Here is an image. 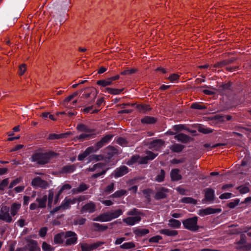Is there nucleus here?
<instances>
[{"label": "nucleus", "mask_w": 251, "mask_h": 251, "mask_svg": "<svg viewBox=\"0 0 251 251\" xmlns=\"http://www.w3.org/2000/svg\"><path fill=\"white\" fill-rule=\"evenodd\" d=\"M107 169H104V164L101 163H98L92 166H89L88 168L84 170L85 172H96L97 173L92 176V178H97L102 175H104Z\"/></svg>", "instance_id": "1"}, {"label": "nucleus", "mask_w": 251, "mask_h": 251, "mask_svg": "<svg viewBox=\"0 0 251 251\" xmlns=\"http://www.w3.org/2000/svg\"><path fill=\"white\" fill-rule=\"evenodd\" d=\"M198 217L194 216L183 220L182 223L184 228L191 231L196 232L200 228L198 225Z\"/></svg>", "instance_id": "2"}, {"label": "nucleus", "mask_w": 251, "mask_h": 251, "mask_svg": "<svg viewBox=\"0 0 251 251\" xmlns=\"http://www.w3.org/2000/svg\"><path fill=\"white\" fill-rule=\"evenodd\" d=\"M52 156V153H37L32 156V161L36 162L39 164H45L49 162Z\"/></svg>", "instance_id": "3"}, {"label": "nucleus", "mask_w": 251, "mask_h": 251, "mask_svg": "<svg viewBox=\"0 0 251 251\" xmlns=\"http://www.w3.org/2000/svg\"><path fill=\"white\" fill-rule=\"evenodd\" d=\"M64 240H65L64 242L65 245L66 246L75 245L77 241V234L73 231H66L65 234Z\"/></svg>", "instance_id": "4"}, {"label": "nucleus", "mask_w": 251, "mask_h": 251, "mask_svg": "<svg viewBox=\"0 0 251 251\" xmlns=\"http://www.w3.org/2000/svg\"><path fill=\"white\" fill-rule=\"evenodd\" d=\"M9 212V207L5 205H2L0 208V220L6 223H11L12 221V218Z\"/></svg>", "instance_id": "5"}, {"label": "nucleus", "mask_w": 251, "mask_h": 251, "mask_svg": "<svg viewBox=\"0 0 251 251\" xmlns=\"http://www.w3.org/2000/svg\"><path fill=\"white\" fill-rule=\"evenodd\" d=\"M96 90L94 88H87L85 89L84 94L83 95V97L85 99H89V101L93 102L95 101L97 97Z\"/></svg>", "instance_id": "6"}, {"label": "nucleus", "mask_w": 251, "mask_h": 251, "mask_svg": "<svg viewBox=\"0 0 251 251\" xmlns=\"http://www.w3.org/2000/svg\"><path fill=\"white\" fill-rule=\"evenodd\" d=\"M103 244L104 243L102 242H97L91 244L82 243L80 244V246L82 251H92L96 249Z\"/></svg>", "instance_id": "7"}, {"label": "nucleus", "mask_w": 251, "mask_h": 251, "mask_svg": "<svg viewBox=\"0 0 251 251\" xmlns=\"http://www.w3.org/2000/svg\"><path fill=\"white\" fill-rule=\"evenodd\" d=\"M31 185L34 187H38L43 189H46L49 186V184L47 181L42 179L38 176L32 179Z\"/></svg>", "instance_id": "8"}, {"label": "nucleus", "mask_w": 251, "mask_h": 251, "mask_svg": "<svg viewBox=\"0 0 251 251\" xmlns=\"http://www.w3.org/2000/svg\"><path fill=\"white\" fill-rule=\"evenodd\" d=\"M221 212V209L219 208H213L211 207L205 209H200L198 211V214L201 216H204L207 215L212 214Z\"/></svg>", "instance_id": "9"}, {"label": "nucleus", "mask_w": 251, "mask_h": 251, "mask_svg": "<svg viewBox=\"0 0 251 251\" xmlns=\"http://www.w3.org/2000/svg\"><path fill=\"white\" fill-rule=\"evenodd\" d=\"M96 206L95 203L93 201H90L82 207L80 213L81 214L86 213H92L96 211Z\"/></svg>", "instance_id": "10"}, {"label": "nucleus", "mask_w": 251, "mask_h": 251, "mask_svg": "<svg viewBox=\"0 0 251 251\" xmlns=\"http://www.w3.org/2000/svg\"><path fill=\"white\" fill-rule=\"evenodd\" d=\"M80 201V200H78L76 198L74 199H69L67 198H65V199L62 201L61 206L62 207V210H65L66 209H69L70 207V205L71 204H73L76 203V201Z\"/></svg>", "instance_id": "11"}, {"label": "nucleus", "mask_w": 251, "mask_h": 251, "mask_svg": "<svg viewBox=\"0 0 251 251\" xmlns=\"http://www.w3.org/2000/svg\"><path fill=\"white\" fill-rule=\"evenodd\" d=\"M141 220L140 215H136L135 216L128 217L123 219V221L127 225L132 226L138 223Z\"/></svg>", "instance_id": "12"}, {"label": "nucleus", "mask_w": 251, "mask_h": 251, "mask_svg": "<svg viewBox=\"0 0 251 251\" xmlns=\"http://www.w3.org/2000/svg\"><path fill=\"white\" fill-rule=\"evenodd\" d=\"M128 172V169L125 166H121L117 168L114 172L115 177H119L126 174Z\"/></svg>", "instance_id": "13"}, {"label": "nucleus", "mask_w": 251, "mask_h": 251, "mask_svg": "<svg viewBox=\"0 0 251 251\" xmlns=\"http://www.w3.org/2000/svg\"><path fill=\"white\" fill-rule=\"evenodd\" d=\"M36 201L40 208H45L47 205V196L46 195L42 196L39 195L36 200Z\"/></svg>", "instance_id": "14"}, {"label": "nucleus", "mask_w": 251, "mask_h": 251, "mask_svg": "<svg viewBox=\"0 0 251 251\" xmlns=\"http://www.w3.org/2000/svg\"><path fill=\"white\" fill-rule=\"evenodd\" d=\"M93 220L100 222H106L111 221L108 212L99 215L97 217L93 218Z\"/></svg>", "instance_id": "15"}, {"label": "nucleus", "mask_w": 251, "mask_h": 251, "mask_svg": "<svg viewBox=\"0 0 251 251\" xmlns=\"http://www.w3.org/2000/svg\"><path fill=\"white\" fill-rule=\"evenodd\" d=\"M169 191L167 189L161 188L156 193L154 198L156 200L164 199L167 197Z\"/></svg>", "instance_id": "16"}, {"label": "nucleus", "mask_w": 251, "mask_h": 251, "mask_svg": "<svg viewBox=\"0 0 251 251\" xmlns=\"http://www.w3.org/2000/svg\"><path fill=\"white\" fill-rule=\"evenodd\" d=\"M205 199L206 201H212L214 199L215 192L211 188H206L204 190Z\"/></svg>", "instance_id": "17"}, {"label": "nucleus", "mask_w": 251, "mask_h": 251, "mask_svg": "<svg viewBox=\"0 0 251 251\" xmlns=\"http://www.w3.org/2000/svg\"><path fill=\"white\" fill-rule=\"evenodd\" d=\"M76 129L79 132L95 134L94 130L90 128L87 126L82 124H78L76 126Z\"/></svg>", "instance_id": "18"}, {"label": "nucleus", "mask_w": 251, "mask_h": 251, "mask_svg": "<svg viewBox=\"0 0 251 251\" xmlns=\"http://www.w3.org/2000/svg\"><path fill=\"white\" fill-rule=\"evenodd\" d=\"M164 145V142L161 140L158 139L152 141L150 145L151 148L155 150L158 151L161 149Z\"/></svg>", "instance_id": "19"}, {"label": "nucleus", "mask_w": 251, "mask_h": 251, "mask_svg": "<svg viewBox=\"0 0 251 251\" xmlns=\"http://www.w3.org/2000/svg\"><path fill=\"white\" fill-rule=\"evenodd\" d=\"M134 234L138 237H141L149 233V230L146 228L135 227L133 229Z\"/></svg>", "instance_id": "20"}, {"label": "nucleus", "mask_w": 251, "mask_h": 251, "mask_svg": "<svg viewBox=\"0 0 251 251\" xmlns=\"http://www.w3.org/2000/svg\"><path fill=\"white\" fill-rule=\"evenodd\" d=\"M65 232H61L59 233L56 234L53 238V241L55 244H61L65 242L64 237H65Z\"/></svg>", "instance_id": "21"}, {"label": "nucleus", "mask_w": 251, "mask_h": 251, "mask_svg": "<svg viewBox=\"0 0 251 251\" xmlns=\"http://www.w3.org/2000/svg\"><path fill=\"white\" fill-rule=\"evenodd\" d=\"M174 138L178 141L181 142L183 143H187L190 140V137L183 133L178 134L175 135Z\"/></svg>", "instance_id": "22"}, {"label": "nucleus", "mask_w": 251, "mask_h": 251, "mask_svg": "<svg viewBox=\"0 0 251 251\" xmlns=\"http://www.w3.org/2000/svg\"><path fill=\"white\" fill-rule=\"evenodd\" d=\"M159 233L168 236H175L178 234L177 231L170 229H161L159 231Z\"/></svg>", "instance_id": "23"}, {"label": "nucleus", "mask_w": 251, "mask_h": 251, "mask_svg": "<svg viewBox=\"0 0 251 251\" xmlns=\"http://www.w3.org/2000/svg\"><path fill=\"white\" fill-rule=\"evenodd\" d=\"M27 246L29 251H39L40 248L38 246L37 242L34 240L29 241Z\"/></svg>", "instance_id": "24"}, {"label": "nucleus", "mask_w": 251, "mask_h": 251, "mask_svg": "<svg viewBox=\"0 0 251 251\" xmlns=\"http://www.w3.org/2000/svg\"><path fill=\"white\" fill-rule=\"evenodd\" d=\"M123 212L122 210L120 209L108 212L110 220L118 218L123 214Z\"/></svg>", "instance_id": "25"}, {"label": "nucleus", "mask_w": 251, "mask_h": 251, "mask_svg": "<svg viewBox=\"0 0 251 251\" xmlns=\"http://www.w3.org/2000/svg\"><path fill=\"white\" fill-rule=\"evenodd\" d=\"M178 169H173L171 173L172 179L174 181H177L181 179V176L179 173Z\"/></svg>", "instance_id": "26"}, {"label": "nucleus", "mask_w": 251, "mask_h": 251, "mask_svg": "<svg viewBox=\"0 0 251 251\" xmlns=\"http://www.w3.org/2000/svg\"><path fill=\"white\" fill-rule=\"evenodd\" d=\"M168 226L169 227L175 228H179L181 226V222L177 220L174 219H171L169 220Z\"/></svg>", "instance_id": "27"}, {"label": "nucleus", "mask_w": 251, "mask_h": 251, "mask_svg": "<svg viewBox=\"0 0 251 251\" xmlns=\"http://www.w3.org/2000/svg\"><path fill=\"white\" fill-rule=\"evenodd\" d=\"M92 150L93 148H87L83 152L78 155V160L79 161H82L87 156H88L90 153H93L92 151Z\"/></svg>", "instance_id": "28"}, {"label": "nucleus", "mask_w": 251, "mask_h": 251, "mask_svg": "<svg viewBox=\"0 0 251 251\" xmlns=\"http://www.w3.org/2000/svg\"><path fill=\"white\" fill-rule=\"evenodd\" d=\"M21 204L19 203H14L11 206L10 212L12 216L16 215L20 208Z\"/></svg>", "instance_id": "29"}, {"label": "nucleus", "mask_w": 251, "mask_h": 251, "mask_svg": "<svg viewBox=\"0 0 251 251\" xmlns=\"http://www.w3.org/2000/svg\"><path fill=\"white\" fill-rule=\"evenodd\" d=\"M94 134L92 133H83L79 136L75 137V140H79L80 141H83L85 140H88L92 137Z\"/></svg>", "instance_id": "30"}, {"label": "nucleus", "mask_w": 251, "mask_h": 251, "mask_svg": "<svg viewBox=\"0 0 251 251\" xmlns=\"http://www.w3.org/2000/svg\"><path fill=\"white\" fill-rule=\"evenodd\" d=\"M75 169V165H67L64 166L61 169V172L63 173H71Z\"/></svg>", "instance_id": "31"}, {"label": "nucleus", "mask_w": 251, "mask_h": 251, "mask_svg": "<svg viewBox=\"0 0 251 251\" xmlns=\"http://www.w3.org/2000/svg\"><path fill=\"white\" fill-rule=\"evenodd\" d=\"M93 227L95 230L103 231L108 229V226L105 225H100L99 223H94L92 224Z\"/></svg>", "instance_id": "32"}, {"label": "nucleus", "mask_w": 251, "mask_h": 251, "mask_svg": "<svg viewBox=\"0 0 251 251\" xmlns=\"http://www.w3.org/2000/svg\"><path fill=\"white\" fill-rule=\"evenodd\" d=\"M142 123L146 124H152L156 122L155 118L150 116H146L141 120Z\"/></svg>", "instance_id": "33"}, {"label": "nucleus", "mask_w": 251, "mask_h": 251, "mask_svg": "<svg viewBox=\"0 0 251 251\" xmlns=\"http://www.w3.org/2000/svg\"><path fill=\"white\" fill-rule=\"evenodd\" d=\"M184 149V146L179 144H174L170 147V150L175 152H180Z\"/></svg>", "instance_id": "34"}, {"label": "nucleus", "mask_w": 251, "mask_h": 251, "mask_svg": "<svg viewBox=\"0 0 251 251\" xmlns=\"http://www.w3.org/2000/svg\"><path fill=\"white\" fill-rule=\"evenodd\" d=\"M112 83L109 78L106 79L99 80L97 82V84L98 85L103 87L110 85Z\"/></svg>", "instance_id": "35"}, {"label": "nucleus", "mask_w": 251, "mask_h": 251, "mask_svg": "<svg viewBox=\"0 0 251 251\" xmlns=\"http://www.w3.org/2000/svg\"><path fill=\"white\" fill-rule=\"evenodd\" d=\"M123 89H113V88H106L103 90V91L105 92H107L108 93L112 95H119L120 94L122 91Z\"/></svg>", "instance_id": "36"}, {"label": "nucleus", "mask_w": 251, "mask_h": 251, "mask_svg": "<svg viewBox=\"0 0 251 251\" xmlns=\"http://www.w3.org/2000/svg\"><path fill=\"white\" fill-rule=\"evenodd\" d=\"M126 191L125 190H120L116 191L114 193L111 195L110 197L111 198H120L123 196L126 195Z\"/></svg>", "instance_id": "37"}, {"label": "nucleus", "mask_w": 251, "mask_h": 251, "mask_svg": "<svg viewBox=\"0 0 251 251\" xmlns=\"http://www.w3.org/2000/svg\"><path fill=\"white\" fill-rule=\"evenodd\" d=\"M104 145H105L103 142H101V140H100L99 142L95 144L93 146H91L89 147L93 148L92 151L93 152H95Z\"/></svg>", "instance_id": "38"}, {"label": "nucleus", "mask_w": 251, "mask_h": 251, "mask_svg": "<svg viewBox=\"0 0 251 251\" xmlns=\"http://www.w3.org/2000/svg\"><path fill=\"white\" fill-rule=\"evenodd\" d=\"M181 201L186 203L197 204V201L190 197H185L181 199Z\"/></svg>", "instance_id": "39"}, {"label": "nucleus", "mask_w": 251, "mask_h": 251, "mask_svg": "<svg viewBox=\"0 0 251 251\" xmlns=\"http://www.w3.org/2000/svg\"><path fill=\"white\" fill-rule=\"evenodd\" d=\"M137 108L139 111L140 112L144 113L147 111H149L151 109V108L149 106L147 105H137Z\"/></svg>", "instance_id": "40"}, {"label": "nucleus", "mask_w": 251, "mask_h": 251, "mask_svg": "<svg viewBox=\"0 0 251 251\" xmlns=\"http://www.w3.org/2000/svg\"><path fill=\"white\" fill-rule=\"evenodd\" d=\"M54 197L53 192L52 190H50L49 191L48 196L47 197L48 206L50 207L51 206V204L53 201Z\"/></svg>", "instance_id": "41"}, {"label": "nucleus", "mask_w": 251, "mask_h": 251, "mask_svg": "<svg viewBox=\"0 0 251 251\" xmlns=\"http://www.w3.org/2000/svg\"><path fill=\"white\" fill-rule=\"evenodd\" d=\"M42 248L44 251H53L54 250V248L53 247L45 242L43 243Z\"/></svg>", "instance_id": "42"}, {"label": "nucleus", "mask_w": 251, "mask_h": 251, "mask_svg": "<svg viewBox=\"0 0 251 251\" xmlns=\"http://www.w3.org/2000/svg\"><path fill=\"white\" fill-rule=\"evenodd\" d=\"M165 177V172L163 170H161L160 173L157 175L155 178V181L157 182H162L164 180Z\"/></svg>", "instance_id": "43"}, {"label": "nucleus", "mask_w": 251, "mask_h": 251, "mask_svg": "<svg viewBox=\"0 0 251 251\" xmlns=\"http://www.w3.org/2000/svg\"><path fill=\"white\" fill-rule=\"evenodd\" d=\"M237 189L239 190L240 194H245L248 193L250 191L249 188L247 186L244 185L238 187L237 188Z\"/></svg>", "instance_id": "44"}, {"label": "nucleus", "mask_w": 251, "mask_h": 251, "mask_svg": "<svg viewBox=\"0 0 251 251\" xmlns=\"http://www.w3.org/2000/svg\"><path fill=\"white\" fill-rule=\"evenodd\" d=\"M246 243V237L245 235H242L241 236L240 240L236 243V248L238 250V246H243Z\"/></svg>", "instance_id": "45"}, {"label": "nucleus", "mask_w": 251, "mask_h": 251, "mask_svg": "<svg viewBox=\"0 0 251 251\" xmlns=\"http://www.w3.org/2000/svg\"><path fill=\"white\" fill-rule=\"evenodd\" d=\"M135 247V245L132 242H126L125 243L120 246V248L123 249H129L133 248Z\"/></svg>", "instance_id": "46"}, {"label": "nucleus", "mask_w": 251, "mask_h": 251, "mask_svg": "<svg viewBox=\"0 0 251 251\" xmlns=\"http://www.w3.org/2000/svg\"><path fill=\"white\" fill-rule=\"evenodd\" d=\"M89 186L85 183H82L79 185L78 188L76 189L75 191L77 193L82 192L84 191L87 190Z\"/></svg>", "instance_id": "47"}, {"label": "nucleus", "mask_w": 251, "mask_h": 251, "mask_svg": "<svg viewBox=\"0 0 251 251\" xmlns=\"http://www.w3.org/2000/svg\"><path fill=\"white\" fill-rule=\"evenodd\" d=\"M72 188V186L69 184H65L62 186L59 190V195H61L63 192L69 190Z\"/></svg>", "instance_id": "48"}, {"label": "nucleus", "mask_w": 251, "mask_h": 251, "mask_svg": "<svg viewBox=\"0 0 251 251\" xmlns=\"http://www.w3.org/2000/svg\"><path fill=\"white\" fill-rule=\"evenodd\" d=\"M198 130L199 132L203 134H208L213 132V130L212 129L202 126L199 127Z\"/></svg>", "instance_id": "49"}, {"label": "nucleus", "mask_w": 251, "mask_h": 251, "mask_svg": "<svg viewBox=\"0 0 251 251\" xmlns=\"http://www.w3.org/2000/svg\"><path fill=\"white\" fill-rule=\"evenodd\" d=\"M114 183H111L110 184L107 185L106 187V188L104 191V192L106 194H109L111 193L114 190Z\"/></svg>", "instance_id": "50"}, {"label": "nucleus", "mask_w": 251, "mask_h": 251, "mask_svg": "<svg viewBox=\"0 0 251 251\" xmlns=\"http://www.w3.org/2000/svg\"><path fill=\"white\" fill-rule=\"evenodd\" d=\"M238 250L248 251L251 250V243L245 244L243 246H238Z\"/></svg>", "instance_id": "51"}, {"label": "nucleus", "mask_w": 251, "mask_h": 251, "mask_svg": "<svg viewBox=\"0 0 251 251\" xmlns=\"http://www.w3.org/2000/svg\"><path fill=\"white\" fill-rule=\"evenodd\" d=\"M240 202L239 199H235L233 201L229 202L227 204V206L230 208H234L237 206Z\"/></svg>", "instance_id": "52"}, {"label": "nucleus", "mask_w": 251, "mask_h": 251, "mask_svg": "<svg viewBox=\"0 0 251 251\" xmlns=\"http://www.w3.org/2000/svg\"><path fill=\"white\" fill-rule=\"evenodd\" d=\"M147 154V157L149 160H153L154 158H155L158 155L157 153L155 154L154 153L152 152L151 151H147L146 152Z\"/></svg>", "instance_id": "53"}, {"label": "nucleus", "mask_w": 251, "mask_h": 251, "mask_svg": "<svg viewBox=\"0 0 251 251\" xmlns=\"http://www.w3.org/2000/svg\"><path fill=\"white\" fill-rule=\"evenodd\" d=\"M90 161H100L103 159V156L101 155H93L89 157Z\"/></svg>", "instance_id": "54"}, {"label": "nucleus", "mask_w": 251, "mask_h": 251, "mask_svg": "<svg viewBox=\"0 0 251 251\" xmlns=\"http://www.w3.org/2000/svg\"><path fill=\"white\" fill-rule=\"evenodd\" d=\"M140 159V156L139 155H134V156H133L131 159L128 161L127 163V164L128 165H131L133 163H135V162H138V161Z\"/></svg>", "instance_id": "55"}, {"label": "nucleus", "mask_w": 251, "mask_h": 251, "mask_svg": "<svg viewBox=\"0 0 251 251\" xmlns=\"http://www.w3.org/2000/svg\"><path fill=\"white\" fill-rule=\"evenodd\" d=\"M26 70V66L25 64H23L20 66L19 68V74L20 75H22L25 72Z\"/></svg>", "instance_id": "56"}, {"label": "nucleus", "mask_w": 251, "mask_h": 251, "mask_svg": "<svg viewBox=\"0 0 251 251\" xmlns=\"http://www.w3.org/2000/svg\"><path fill=\"white\" fill-rule=\"evenodd\" d=\"M22 181V178L19 177L13 180L10 184L9 186V188H13L14 186L19 183Z\"/></svg>", "instance_id": "57"}, {"label": "nucleus", "mask_w": 251, "mask_h": 251, "mask_svg": "<svg viewBox=\"0 0 251 251\" xmlns=\"http://www.w3.org/2000/svg\"><path fill=\"white\" fill-rule=\"evenodd\" d=\"M191 107L195 109H203L205 108V107L204 105L200 104L197 102L192 104Z\"/></svg>", "instance_id": "58"}, {"label": "nucleus", "mask_w": 251, "mask_h": 251, "mask_svg": "<svg viewBox=\"0 0 251 251\" xmlns=\"http://www.w3.org/2000/svg\"><path fill=\"white\" fill-rule=\"evenodd\" d=\"M136 70L134 69H130L124 70L121 73L122 75H129L135 73Z\"/></svg>", "instance_id": "59"}, {"label": "nucleus", "mask_w": 251, "mask_h": 251, "mask_svg": "<svg viewBox=\"0 0 251 251\" xmlns=\"http://www.w3.org/2000/svg\"><path fill=\"white\" fill-rule=\"evenodd\" d=\"M162 239V237L159 235L154 236L149 239V242L151 243H157Z\"/></svg>", "instance_id": "60"}, {"label": "nucleus", "mask_w": 251, "mask_h": 251, "mask_svg": "<svg viewBox=\"0 0 251 251\" xmlns=\"http://www.w3.org/2000/svg\"><path fill=\"white\" fill-rule=\"evenodd\" d=\"M112 138V136L110 135H107L103 137L101 140V142H103L104 145L108 143Z\"/></svg>", "instance_id": "61"}, {"label": "nucleus", "mask_w": 251, "mask_h": 251, "mask_svg": "<svg viewBox=\"0 0 251 251\" xmlns=\"http://www.w3.org/2000/svg\"><path fill=\"white\" fill-rule=\"evenodd\" d=\"M47 230L48 228L46 227L41 228L39 231V235L42 237H45L47 234Z\"/></svg>", "instance_id": "62"}, {"label": "nucleus", "mask_w": 251, "mask_h": 251, "mask_svg": "<svg viewBox=\"0 0 251 251\" xmlns=\"http://www.w3.org/2000/svg\"><path fill=\"white\" fill-rule=\"evenodd\" d=\"M179 77V75H178L176 74H173L168 77V79L171 82H174L177 80Z\"/></svg>", "instance_id": "63"}, {"label": "nucleus", "mask_w": 251, "mask_h": 251, "mask_svg": "<svg viewBox=\"0 0 251 251\" xmlns=\"http://www.w3.org/2000/svg\"><path fill=\"white\" fill-rule=\"evenodd\" d=\"M232 194L231 193H225L221 195L219 198L221 200L228 199L231 198Z\"/></svg>", "instance_id": "64"}]
</instances>
